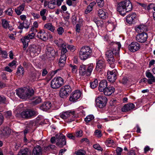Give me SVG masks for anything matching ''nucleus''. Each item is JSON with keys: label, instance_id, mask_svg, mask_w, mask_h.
<instances>
[{"label": "nucleus", "instance_id": "obj_1", "mask_svg": "<svg viewBox=\"0 0 155 155\" xmlns=\"http://www.w3.org/2000/svg\"><path fill=\"white\" fill-rule=\"evenodd\" d=\"M117 9L120 15L124 16L132 10V4L129 0L123 1L118 4Z\"/></svg>", "mask_w": 155, "mask_h": 155}, {"label": "nucleus", "instance_id": "obj_2", "mask_svg": "<svg viewBox=\"0 0 155 155\" xmlns=\"http://www.w3.org/2000/svg\"><path fill=\"white\" fill-rule=\"evenodd\" d=\"M16 94L20 98L22 99L29 98L34 93V91L32 89H23L20 88L16 90Z\"/></svg>", "mask_w": 155, "mask_h": 155}, {"label": "nucleus", "instance_id": "obj_3", "mask_svg": "<svg viewBox=\"0 0 155 155\" xmlns=\"http://www.w3.org/2000/svg\"><path fill=\"white\" fill-rule=\"evenodd\" d=\"M94 66L93 64H90L87 68L86 65L82 64L80 65L79 68V74L80 75L84 76L85 75L89 76L91 74Z\"/></svg>", "mask_w": 155, "mask_h": 155}, {"label": "nucleus", "instance_id": "obj_4", "mask_svg": "<svg viewBox=\"0 0 155 155\" xmlns=\"http://www.w3.org/2000/svg\"><path fill=\"white\" fill-rule=\"evenodd\" d=\"M92 53V50L88 46H84L80 49L79 52V56L82 60H85L89 58Z\"/></svg>", "mask_w": 155, "mask_h": 155}, {"label": "nucleus", "instance_id": "obj_5", "mask_svg": "<svg viewBox=\"0 0 155 155\" xmlns=\"http://www.w3.org/2000/svg\"><path fill=\"white\" fill-rule=\"evenodd\" d=\"M74 111H67L61 113L60 117L63 119L65 120L67 122H71L75 120V116Z\"/></svg>", "mask_w": 155, "mask_h": 155}, {"label": "nucleus", "instance_id": "obj_6", "mask_svg": "<svg viewBox=\"0 0 155 155\" xmlns=\"http://www.w3.org/2000/svg\"><path fill=\"white\" fill-rule=\"evenodd\" d=\"M64 80L60 77L54 78L51 82V87L53 89H57L64 84Z\"/></svg>", "mask_w": 155, "mask_h": 155}, {"label": "nucleus", "instance_id": "obj_7", "mask_svg": "<svg viewBox=\"0 0 155 155\" xmlns=\"http://www.w3.org/2000/svg\"><path fill=\"white\" fill-rule=\"evenodd\" d=\"M35 35L34 33H30L28 35L22 37L21 39V41L22 42L23 45V50H25L28 45V42L30 40L34 38Z\"/></svg>", "mask_w": 155, "mask_h": 155}, {"label": "nucleus", "instance_id": "obj_8", "mask_svg": "<svg viewBox=\"0 0 155 155\" xmlns=\"http://www.w3.org/2000/svg\"><path fill=\"white\" fill-rule=\"evenodd\" d=\"M57 142L56 145L60 148L63 147L66 144L65 136L61 133H59L56 135Z\"/></svg>", "mask_w": 155, "mask_h": 155}, {"label": "nucleus", "instance_id": "obj_9", "mask_svg": "<svg viewBox=\"0 0 155 155\" xmlns=\"http://www.w3.org/2000/svg\"><path fill=\"white\" fill-rule=\"evenodd\" d=\"M71 91V88L69 85H65L62 87L60 89V97L62 98H65L68 96Z\"/></svg>", "mask_w": 155, "mask_h": 155}, {"label": "nucleus", "instance_id": "obj_10", "mask_svg": "<svg viewBox=\"0 0 155 155\" xmlns=\"http://www.w3.org/2000/svg\"><path fill=\"white\" fill-rule=\"evenodd\" d=\"M36 114V112L34 111L25 110L21 112V113H18L17 117L25 118H30Z\"/></svg>", "mask_w": 155, "mask_h": 155}, {"label": "nucleus", "instance_id": "obj_11", "mask_svg": "<svg viewBox=\"0 0 155 155\" xmlns=\"http://www.w3.org/2000/svg\"><path fill=\"white\" fill-rule=\"evenodd\" d=\"M30 55L35 56L38 55L41 52V48L38 45H32L29 46L28 48Z\"/></svg>", "mask_w": 155, "mask_h": 155}, {"label": "nucleus", "instance_id": "obj_12", "mask_svg": "<svg viewBox=\"0 0 155 155\" xmlns=\"http://www.w3.org/2000/svg\"><path fill=\"white\" fill-rule=\"evenodd\" d=\"M95 101L96 106L100 108H102L106 106L107 100L105 97L101 96L97 97Z\"/></svg>", "mask_w": 155, "mask_h": 155}, {"label": "nucleus", "instance_id": "obj_13", "mask_svg": "<svg viewBox=\"0 0 155 155\" xmlns=\"http://www.w3.org/2000/svg\"><path fill=\"white\" fill-rule=\"evenodd\" d=\"M112 52V51L110 50L106 52L105 55L107 61L110 64V66L112 68H114L115 67V60L114 56Z\"/></svg>", "mask_w": 155, "mask_h": 155}, {"label": "nucleus", "instance_id": "obj_14", "mask_svg": "<svg viewBox=\"0 0 155 155\" xmlns=\"http://www.w3.org/2000/svg\"><path fill=\"white\" fill-rule=\"evenodd\" d=\"M106 66L105 63L104 59L100 58L96 59V64L95 70L98 72L103 71Z\"/></svg>", "mask_w": 155, "mask_h": 155}, {"label": "nucleus", "instance_id": "obj_15", "mask_svg": "<svg viewBox=\"0 0 155 155\" xmlns=\"http://www.w3.org/2000/svg\"><path fill=\"white\" fill-rule=\"evenodd\" d=\"M107 73L108 81L112 83L114 82L117 78V70L115 69H114L111 71L108 70Z\"/></svg>", "mask_w": 155, "mask_h": 155}, {"label": "nucleus", "instance_id": "obj_16", "mask_svg": "<svg viewBox=\"0 0 155 155\" xmlns=\"http://www.w3.org/2000/svg\"><path fill=\"white\" fill-rule=\"evenodd\" d=\"M147 38V34L146 32H143L137 35L136 39L137 42L143 43L146 41Z\"/></svg>", "mask_w": 155, "mask_h": 155}, {"label": "nucleus", "instance_id": "obj_17", "mask_svg": "<svg viewBox=\"0 0 155 155\" xmlns=\"http://www.w3.org/2000/svg\"><path fill=\"white\" fill-rule=\"evenodd\" d=\"M81 92L79 90L73 92L71 95L69 100L73 102H76L81 96Z\"/></svg>", "mask_w": 155, "mask_h": 155}, {"label": "nucleus", "instance_id": "obj_18", "mask_svg": "<svg viewBox=\"0 0 155 155\" xmlns=\"http://www.w3.org/2000/svg\"><path fill=\"white\" fill-rule=\"evenodd\" d=\"M140 48L139 44L137 42H132L128 46L129 50L132 52H135L138 50Z\"/></svg>", "mask_w": 155, "mask_h": 155}, {"label": "nucleus", "instance_id": "obj_19", "mask_svg": "<svg viewBox=\"0 0 155 155\" xmlns=\"http://www.w3.org/2000/svg\"><path fill=\"white\" fill-rule=\"evenodd\" d=\"M115 45H116L115 48H113L111 49L110 50H111L112 51V53L113 55L117 58L119 57V50L121 47V45L120 43L119 42H115L114 44Z\"/></svg>", "mask_w": 155, "mask_h": 155}, {"label": "nucleus", "instance_id": "obj_20", "mask_svg": "<svg viewBox=\"0 0 155 155\" xmlns=\"http://www.w3.org/2000/svg\"><path fill=\"white\" fill-rule=\"evenodd\" d=\"M56 3L55 0H52L49 1L45 0L44 3V6L46 7L47 6L48 8L51 9L55 8L56 7Z\"/></svg>", "mask_w": 155, "mask_h": 155}, {"label": "nucleus", "instance_id": "obj_21", "mask_svg": "<svg viewBox=\"0 0 155 155\" xmlns=\"http://www.w3.org/2000/svg\"><path fill=\"white\" fill-rule=\"evenodd\" d=\"M46 54L47 57L51 58L55 56V51L53 48L47 47L46 50Z\"/></svg>", "mask_w": 155, "mask_h": 155}, {"label": "nucleus", "instance_id": "obj_22", "mask_svg": "<svg viewBox=\"0 0 155 155\" xmlns=\"http://www.w3.org/2000/svg\"><path fill=\"white\" fill-rule=\"evenodd\" d=\"M38 37L43 41H46L48 38V34L44 30H40L37 33Z\"/></svg>", "mask_w": 155, "mask_h": 155}, {"label": "nucleus", "instance_id": "obj_23", "mask_svg": "<svg viewBox=\"0 0 155 155\" xmlns=\"http://www.w3.org/2000/svg\"><path fill=\"white\" fill-rule=\"evenodd\" d=\"M136 17L137 15L135 13H130L126 16V21L129 24H132L134 21V20L136 18Z\"/></svg>", "mask_w": 155, "mask_h": 155}, {"label": "nucleus", "instance_id": "obj_24", "mask_svg": "<svg viewBox=\"0 0 155 155\" xmlns=\"http://www.w3.org/2000/svg\"><path fill=\"white\" fill-rule=\"evenodd\" d=\"M135 107V105L132 103H128L125 104L122 108V112H126L133 109Z\"/></svg>", "mask_w": 155, "mask_h": 155}, {"label": "nucleus", "instance_id": "obj_25", "mask_svg": "<svg viewBox=\"0 0 155 155\" xmlns=\"http://www.w3.org/2000/svg\"><path fill=\"white\" fill-rule=\"evenodd\" d=\"M135 30L136 32L138 34L143 33V32H145L147 31V27L143 25H140L137 26L135 27Z\"/></svg>", "mask_w": 155, "mask_h": 155}, {"label": "nucleus", "instance_id": "obj_26", "mask_svg": "<svg viewBox=\"0 0 155 155\" xmlns=\"http://www.w3.org/2000/svg\"><path fill=\"white\" fill-rule=\"evenodd\" d=\"M145 74L147 77L149 78L147 81L149 84H151L155 82V77L151 72L149 71H147Z\"/></svg>", "mask_w": 155, "mask_h": 155}, {"label": "nucleus", "instance_id": "obj_27", "mask_svg": "<svg viewBox=\"0 0 155 155\" xmlns=\"http://www.w3.org/2000/svg\"><path fill=\"white\" fill-rule=\"evenodd\" d=\"M52 106L51 104L49 102L44 103L40 107V109L44 111H47Z\"/></svg>", "mask_w": 155, "mask_h": 155}, {"label": "nucleus", "instance_id": "obj_28", "mask_svg": "<svg viewBox=\"0 0 155 155\" xmlns=\"http://www.w3.org/2000/svg\"><path fill=\"white\" fill-rule=\"evenodd\" d=\"M114 90V88L113 87H107L103 92L105 95L109 96L113 93Z\"/></svg>", "mask_w": 155, "mask_h": 155}, {"label": "nucleus", "instance_id": "obj_29", "mask_svg": "<svg viewBox=\"0 0 155 155\" xmlns=\"http://www.w3.org/2000/svg\"><path fill=\"white\" fill-rule=\"evenodd\" d=\"M107 82L105 80L101 81L99 84L98 88L100 92H103L105 89L107 87Z\"/></svg>", "mask_w": 155, "mask_h": 155}, {"label": "nucleus", "instance_id": "obj_30", "mask_svg": "<svg viewBox=\"0 0 155 155\" xmlns=\"http://www.w3.org/2000/svg\"><path fill=\"white\" fill-rule=\"evenodd\" d=\"M30 22L28 20H25L23 22L20 23L19 25L18 26V28L19 29H22L24 28H28L30 25Z\"/></svg>", "mask_w": 155, "mask_h": 155}, {"label": "nucleus", "instance_id": "obj_31", "mask_svg": "<svg viewBox=\"0 0 155 155\" xmlns=\"http://www.w3.org/2000/svg\"><path fill=\"white\" fill-rule=\"evenodd\" d=\"M42 150L41 147L39 146H37L34 148L32 153V155H41Z\"/></svg>", "mask_w": 155, "mask_h": 155}, {"label": "nucleus", "instance_id": "obj_32", "mask_svg": "<svg viewBox=\"0 0 155 155\" xmlns=\"http://www.w3.org/2000/svg\"><path fill=\"white\" fill-rule=\"evenodd\" d=\"M98 15L100 18L103 19H106L108 17V14L102 9H100L98 10Z\"/></svg>", "mask_w": 155, "mask_h": 155}, {"label": "nucleus", "instance_id": "obj_33", "mask_svg": "<svg viewBox=\"0 0 155 155\" xmlns=\"http://www.w3.org/2000/svg\"><path fill=\"white\" fill-rule=\"evenodd\" d=\"M25 6V4L24 3H22L21 5L15 9V12L18 15H20L22 12L24 10Z\"/></svg>", "mask_w": 155, "mask_h": 155}, {"label": "nucleus", "instance_id": "obj_34", "mask_svg": "<svg viewBox=\"0 0 155 155\" xmlns=\"http://www.w3.org/2000/svg\"><path fill=\"white\" fill-rule=\"evenodd\" d=\"M44 28L47 29L53 32L55 30V27L51 23H50L45 24L44 26Z\"/></svg>", "mask_w": 155, "mask_h": 155}, {"label": "nucleus", "instance_id": "obj_35", "mask_svg": "<svg viewBox=\"0 0 155 155\" xmlns=\"http://www.w3.org/2000/svg\"><path fill=\"white\" fill-rule=\"evenodd\" d=\"M24 72L25 71L23 67L20 65L17 68L16 74L18 76H22L24 75Z\"/></svg>", "mask_w": 155, "mask_h": 155}, {"label": "nucleus", "instance_id": "obj_36", "mask_svg": "<svg viewBox=\"0 0 155 155\" xmlns=\"http://www.w3.org/2000/svg\"><path fill=\"white\" fill-rule=\"evenodd\" d=\"M25 110V107L23 104L19 105L17 107L16 110L15 111V113L16 114V116L18 113H21V112Z\"/></svg>", "mask_w": 155, "mask_h": 155}, {"label": "nucleus", "instance_id": "obj_37", "mask_svg": "<svg viewBox=\"0 0 155 155\" xmlns=\"http://www.w3.org/2000/svg\"><path fill=\"white\" fill-rule=\"evenodd\" d=\"M65 63V62L64 60H62V61L59 60L58 64L60 68L54 71V73H56L58 71L61 70L62 68L64 66Z\"/></svg>", "mask_w": 155, "mask_h": 155}, {"label": "nucleus", "instance_id": "obj_38", "mask_svg": "<svg viewBox=\"0 0 155 155\" xmlns=\"http://www.w3.org/2000/svg\"><path fill=\"white\" fill-rule=\"evenodd\" d=\"M11 132L10 129L7 127H4L2 132L3 134L5 136L9 134Z\"/></svg>", "mask_w": 155, "mask_h": 155}, {"label": "nucleus", "instance_id": "obj_39", "mask_svg": "<svg viewBox=\"0 0 155 155\" xmlns=\"http://www.w3.org/2000/svg\"><path fill=\"white\" fill-rule=\"evenodd\" d=\"M94 119V116L92 114L87 115L84 119V121L86 123H88L93 121Z\"/></svg>", "mask_w": 155, "mask_h": 155}, {"label": "nucleus", "instance_id": "obj_40", "mask_svg": "<svg viewBox=\"0 0 155 155\" xmlns=\"http://www.w3.org/2000/svg\"><path fill=\"white\" fill-rule=\"evenodd\" d=\"M61 49V55H66V53L68 52L64 44H62Z\"/></svg>", "mask_w": 155, "mask_h": 155}, {"label": "nucleus", "instance_id": "obj_41", "mask_svg": "<svg viewBox=\"0 0 155 155\" xmlns=\"http://www.w3.org/2000/svg\"><path fill=\"white\" fill-rule=\"evenodd\" d=\"M98 81L97 79H95L93 81L90 83V87L91 88L94 89L97 87L98 85Z\"/></svg>", "mask_w": 155, "mask_h": 155}, {"label": "nucleus", "instance_id": "obj_42", "mask_svg": "<svg viewBox=\"0 0 155 155\" xmlns=\"http://www.w3.org/2000/svg\"><path fill=\"white\" fill-rule=\"evenodd\" d=\"M69 66L70 69L72 72L74 74L76 73L77 71L78 68L75 65H73L72 64H70Z\"/></svg>", "mask_w": 155, "mask_h": 155}, {"label": "nucleus", "instance_id": "obj_43", "mask_svg": "<svg viewBox=\"0 0 155 155\" xmlns=\"http://www.w3.org/2000/svg\"><path fill=\"white\" fill-rule=\"evenodd\" d=\"M77 155H86V152L83 150L80 149L75 152Z\"/></svg>", "mask_w": 155, "mask_h": 155}, {"label": "nucleus", "instance_id": "obj_44", "mask_svg": "<svg viewBox=\"0 0 155 155\" xmlns=\"http://www.w3.org/2000/svg\"><path fill=\"white\" fill-rule=\"evenodd\" d=\"M2 21L3 27L5 28H7L9 25L8 22L5 19H2Z\"/></svg>", "mask_w": 155, "mask_h": 155}, {"label": "nucleus", "instance_id": "obj_45", "mask_svg": "<svg viewBox=\"0 0 155 155\" xmlns=\"http://www.w3.org/2000/svg\"><path fill=\"white\" fill-rule=\"evenodd\" d=\"M28 149H22L19 152L18 155H28Z\"/></svg>", "mask_w": 155, "mask_h": 155}, {"label": "nucleus", "instance_id": "obj_46", "mask_svg": "<svg viewBox=\"0 0 155 155\" xmlns=\"http://www.w3.org/2000/svg\"><path fill=\"white\" fill-rule=\"evenodd\" d=\"M98 6L100 7H102L104 5V0H96Z\"/></svg>", "mask_w": 155, "mask_h": 155}, {"label": "nucleus", "instance_id": "obj_47", "mask_svg": "<svg viewBox=\"0 0 155 155\" xmlns=\"http://www.w3.org/2000/svg\"><path fill=\"white\" fill-rule=\"evenodd\" d=\"M58 34L59 35H62L64 31V28L62 27H60L57 29Z\"/></svg>", "mask_w": 155, "mask_h": 155}, {"label": "nucleus", "instance_id": "obj_48", "mask_svg": "<svg viewBox=\"0 0 155 155\" xmlns=\"http://www.w3.org/2000/svg\"><path fill=\"white\" fill-rule=\"evenodd\" d=\"M41 102V99L39 97H36L34 101H33V103L35 104H37L40 103Z\"/></svg>", "mask_w": 155, "mask_h": 155}, {"label": "nucleus", "instance_id": "obj_49", "mask_svg": "<svg viewBox=\"0 0 155 155\" xmlns=\"http://www.w3.org/2000/svg\"><path fill=\"white\" fill-rule=\"evenodd\" d=\"M5 116L8 118H10L12 116V112L11 111H6L5 114Z\"/></svg>", "mask_w": 155, "mask_h": 155}, {"label": "nucleus", "instance_id": "obj_50", "mask_svg": "<svg viewBox=\"0 0 155 155\" xmlns=\"http://www.w3.org/2000/svg\"><path fill=\"white\" fill-rule=\"evenodd\" d=\"M0 52L1 54L2 55V56L3 58H7L8 54L6 51H3L0 49Z\"/></svg>", "mask_w": 155, "mask_h": 155}, {"label": "nucleus", "instance_id": "obj_51", "mask_svg": "<svg viewBox=\"0 0 155 155\" xmlns=\"http://www.w3.org/2000/svg\"><path fill=\"white\" fill-rule=\"evenodd\" d=\"M93 147L94 148L98 150L101 151L103 150V149L99 144H94L93 146Z\"/></svg>", "mask_w": 155, "mask_h": 155}, {"label": "nucleus", "instance_id": "obj_52", "mask_svg": "<svg viewBox=\"0 0 155 155\" xmlns=\"http://www.w3.org/2000/svg\"><path fill=\"white\" fill-rule=\"evenodd\" d=\"M116 151L117 155H121L123 151V149L120 147H118L116 149Z\"/></svg>", "mask_w": 155, "mask_h": 155}, {"label": "nucleus", "instance_id": "obj_53", "mask_svg": "<svg viewBox=\"0 0 155 155\" xmlns=\"http://www.w3.org/2000/svg\"><path fill=\"white\" fill-rule=\"evenodd\" d=\"M95 134V135L98 137H100L102 136L101 131L98 130H96Z\"/></svg>", "mask_w": 155, "mask_h": 155}, {"label": "nucleus", "instance_id": "obj_54", "mask_svg": "<svg viewBox=\"0 0 155 155\" xmlns=\"http://www.w3.org/2000/svg\"><path fill=\"white\" fill-rule=\"evenodd\" d=\"M6 101V98L4 96L0 95V104L1 103H5Z\"/></svg>", "mask_w": 155, "mask_h": 155}, {"label": "nucleus", "instance_id": "obj_55", "mask_svg": "<svg viewBox=\"0 0 155 155\" xmlns=\"http://www.w3.org/2000/svg\"><path fill=\"white\" fill-rule=\"evenodd\" d=\"M114 143V141L110 139H108L105 142V143L106 145L109 146L110 144H112Z\"/></svg>", "mask_w": 155, "mask_h": 155}, {"label": "nucleus", "instance_id": "obj_56", "mask_svg": "<svg viewBox=\"0 0 155 155\" xmlns=\"http://www.w3.org/2000/svg\"><path fill=\"white\" fill-rule=\"evenodd\" d=\"M93 21L96 24L97 27L101 26V22L99 21L96 18H94L93 19Z\"/></svg>", "mask_w": 155, "mask_h": 155}, {"label": "nucleus", "instance_id": "obj_57", "mask_svg": "<svg viewBox=\"0 0 155 155\" xmlns=\"http://www.w3.org/2000/svg\"><path fill=\"white\" fill-rule=\"evenodd\" d=\"M83 135V132L81 130H78L76 132V136L77 137H81Z\"/></svg>", "mask_w": 155, "mask_h": 155}, {"label": "nucleus", "instance_id": "obj_58", "mask_svg": "<svg viewBox=\"0 0 155 155\" xmlns=\"http://www.w3.org/2000/svg\"><path fill=\"white\" fill-rule=\"evenodd\" d=\"M6 13L7 14L9 15H11L13 13V11L11 8H9L6 11Z\"/></svg>", "mask_w": 155, "mask_h": 155}, {"label": "nucleus", "instance_id": "obj_59", "mask_svg": "<svg viewBox=\"0 0 155 155\" xmlns=\"http://www.w3.org/2000/svg\"><path fill=\"white\" fill-rule=\"evenodd\" d=\"M117 101L116 100L113 99L111 100L110 102V104L111 106H115L116 105V103Z\"/></svg>", "mask_w": 155, "mask_h": 155}, {"label": "nucleus", "instance_id": "obj_60", "mask_svg": "<svg viewBox=\"0 0 155 155\" xmlns=\"http://www.w3.org/2000/svg\"><path fill=\"white\" fill-rule=\"evenodd\" d=\"M31 14L32 15L34 19H38L40 17V15L38 14L32 12L31 13Z\"/></svg>", "mask_w": 155, "mask_h": 155}, {"label": "nucleus", "instance_id": "obj_61", "mask_svg": "<svg viewBox=\"0 0 155 155\" xmlns=\"http://www.w3.org/2000/svg\"><path fill=\"white\" fill-rule=\"evenodd\" d=\"M92 9H93L92 8L88 6L87 8V9L85 11V14H87L90 12L92 10Z\"/></svg>", "mask_w": 155, "mask_h": 155}, {"label": "nucleus", "instance_id": "obj_62", "mask_svg": "<svg viewBox=\"0 0 155 155\" xmlns=\"http://www.w3.org/2000/svg\"><path fill=\"white\" fill-rule=\"evenodd\" d=\"M67 48L71 51H74L75 49L74 47L72 45H68L67 46Z\"/></svg>", "mask_w": 155, "mask_h": 155}, {"label": "nucleus", "instance_id": "obj_63", "mask_svg": "<svg viewBox=\"0 0 155 155\" xmlns=\"http://www.w3.org/2000/svg\"><path fill=\"white\" fill-rule=\"evenodd\" d=\"M36 28L33 26H32L30 29L31 31L32 32L31 33H34L35 34L36 33L38 32Z\"/></svg>", "mask_w": 155, "mask_h": 155}, {"label": "nucleus", "instance_id": "obj_64", "mask_svg": "<svg viewBox=\"0 0 155 155\" xmlns=\"http://www.w3.org/2000/svg\"><path fill=\"white\" fill-rule=\"evenodd\" d=\"M47 10L46 9H43L41 10L40 12V14L41 16L45 15Z\"/></svg>", "mask_w": 155, "mask_h": 155}]
</instances>
